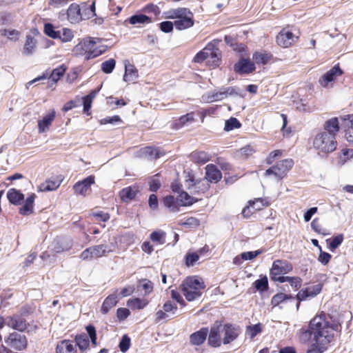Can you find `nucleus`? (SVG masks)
Returning a JSON list of instances; mask_svg holds the SVG:
<instances>
[{"mask_svg": "<svg viewBox=\"0 0 353 353\" xmlns=\"http://www.w3.org/2000/svg\"><path fill=\"white\" fill-rule=\"evenodd\" d=\"M309 330L313 340L321 345H327L334 337V329L325 314L316 315L311 320Z\"/></svg>", "mask_w": 353, "mask_h": 353, "instance_id": "1", "label": "nucleus"}, {"mask_svg": "<svg viewBox=\"0 0 353 353\" xmlns=\"http://www.w3.org/2000/svg\"><path fill=\"white\" fill-rule=\"evenodd\" d=\"M163 17L168 19H174V26L179 30H183L194 26L193 13L186 8L170 9L163 12Z\"/></svg>", "mask_w": 353, "mask_h": 353, "instance_id": "2", "label": "nucleus"}, {"mask_svg": "<svg viewBox=\"0 0 353 353\" xmlns=\"http://www.w3.org/2000/svg\"><path fill=\"white\" fill-rule=\"evenodd\" d=\"M95 15V2H83L81 5L71 3L67 10V19L71 23H78L82 20Z\"/></svg>", "mask_w": 353, "mask_h": 353, "instance_id": "3", "label": "nucleus"}, {"mask_svg": "<svg viewBox=\"0 0 353 353\" xmlns=\"http://www.w3.org/2000/svg\"><path fill=\"white\" fill-rule=\"evenodd\" d=\"M99 38L89 37L82 40L75 47V51L81 55L85 54V59L97 57L105 51V46L100 43Z\"/></svg>", "mask_w": 353, "mask_h": 353, "instance_id": "4", "label": "nucleus"}, {"mask_svg": "<svg viewBox=\"0 0 353 353\" xmlns=\"http://www.w3.org/2000/svg\"><path fill=\"white\" fill-rule=\"evenodd\" d=\"M221 52L214 43H209L203 50L196 53L193 58V62L201 63L203 61L206 64L215 68L220 62Z\"/></svg>", "mask_w": 353, "mask_h": 353, "instance_id": "5", "label": "nucleus"}, {"mask_svg": "<svg viewBox=\"0 0 353 353\" xmlns=\"http://www.w3.org/2000/svg\"><path fill=\"white\" fill-rule=\"evenodd\" d=\"M180 288L185 299L192 301L201 296V290L205 288V285L201 279L192 276L183 281Z\"/></svg>", "mask_w": 353, "mask_h": 353, "instance_id": "6", "label": "nucleus"}, {"mask_svg": "<svg viewBox=\"0 0 353 353\" xmlns=\"http://www.w3.org/2000/svg\"><path fill=\"white\" fill-rule=\"evenodd\" d=\"M313 145L319 152L327 154L336 150L337 142L336 137L332 134H329L327 132H321L315 136Z\"/></svg>", "mask_w": 353, "mask_h": 353, "instance_id": "7", "label": "nucleus"}, {"mask_svg": "<svg viewBox=\"0 0 353 353\" xmlns=\"http://www.w3.org/2000/svg\"><path fill=\"white\" fill-rule=\"evenodd\" d=\"M294 161L291 159H287L277 162L265 171L266 176L273 175L277 181L283 179L291 170Z\"/></svg>", "mask_w": 353, "mask_h": 353, "instance_id": "8", "label": "nucleus"}, {"mask_svg": "<svg viewBox=\"0 0 353 353\" xmlns=\"http://www.w3.org/2000/svg\"><path fill=\"white\" fill-rule=\"evenodd\" d=\"M292 270V266L286 261L276 260L274 261L270 270V278L276 281L283 274H288Z\"/></svg>", "mask_w": 353, "mask_h": 353, "instance_id": "9", "label": "nucleus"}, {"mask_svg": "<svg viewBox=\"0 0 353 353\" xmlns=\"http://www.w3.org/2000/svg\"><path fill=\"white\" fill-rule=\"evenodd\" d=\"M185 186L192 194H201L209 189L210 184L206 179H202L195 181L192 177L190 176L185 180Z\"/></svg>", "mask_w": 353, "mask_h": 353, "instance_id": "10", "label": "nucleus"}, {"mask_svg": "<svg viewBox=\"0 0 353 353\" xmlns=\"http://www.w3.org/2000/svg\"><path fill=\"white\" fill-rule=\"evenodd\" d=\"M5 343L10 347L17 350L25 349L28 343L26 336L17 332L11 333L8 337L5 339Z\"/></svg>", "mask_w": 353, "mask_h": 353, "instance_id": "11", "label": "nucleus"}, {"mask_svg": "<svg viewBox=\"0 0 353 353\" xmlns=\"http://www.w3.org/2000/svg\"><path fill=\"white\" fill-rule=\"evenodd\" d=\"M94 182V176L90 175L83 180L76 183L73 186L74 191L76 194L85 196L90 193L91 185H93Z\"/></svg>", "mask_w": 353, "mask_h": 353, "instance_id": "12", "label": "nucleus"}, {"mask_svg": "<svg viewBox=\"0 0 353 353\" xmlns=\"http://www.w3.org/2000/svg\"><path fill=\"white\" fill-rule=\"evenodd\" d=\"M342 74L343 71L341 70L339 65H336L325 73L319 79V82L323 88H328L330 86V83L334 81L336 77L341 76Z\"/></svg>", "mask_w": 353, "mask_h": 353, "instance_id": "13", "label": "nucleus"}, {"mask_svg": "<svg viewBox=\"0 0 353 353\" xmlns=\"http://www.w3.org/2000/svg\"><path fill=\"white\" fill-rule=\"evenodd\" d=\"M234 93V88H221L220 91L214 90L207 95L203 96V99L207 103L221 101L228 97L229 94Z\"/></svg>", "mask_w": 353, "mask_h": 353, "instance_id": "14", "label": "nucleus"}, {"mask_svg": "<svg viewBox=\"0 0 353 353\" xmlns=\"http://www.w3.org/2000/svg\"><path fill=\"white\" fill-rule=\"evenodd\" d=\"M322 290L321 284L312 285L301 289L296 294V299L299 301H304L308 298H314L318 295Z\"/></svg>", "mask_w": 353, "mask_h": 353, "instance_id": "15", "label": "nucleus"}, {"mask_svg": "<svg viewBox=\"0 0 353 353\" xmlns=\"http://www.w3.org/2000/svg\"><path fill=\"white\" fill-rule=\"evenodd\" d=\"M221 332L223 333V344H228L234 341L239 334L237 327L232 325H221Z\"/></svg>", "mask_w": 353, "mask_h": 353, "instance_id": "16", "label": "nucleus"}, {"mask_svg": "<svg viewBox=\"0 0 353 353\" xmlns=\"http://www.w3.org/2000/svg\"><path fill=\"white\" fill-rule=\"evenodd\" d=\"M297 39L294 34L290 31L282 30L276 37L277 44L283 48H288Z\"/></svg>", "mask_w": 353, "mask_h": 353, "instance_id": "17", "label": "nucleus"}, {"mask_svg": "<svg viewBox=\"0 0 353 353\" xmlns=\"http://www.w3.org/2000/svg\"><path fill=\"white\" fill-rule=\"evenodd\" d=\"M77 344L73 341L64 339L57 343L55 353H77Z\"/></svg>", "mask_w": 353, "mask_h": 353, "instance_id": "18", "label": "nucleus"}, {"mask_svg": "<svg viewBox=\"0 0 353 353\" xmlns=\"http://www.w3.org/2000/svg\"><path fill=\"white\" fill-rule=\"evenodd\" d=\"M56 112L52 110L48 112L42 119L38 121V131L39 133H43L48 130L52 121L55 118Z\"/></svg>", "mask_w": 353, "mask_h": 353, "instance_id": "19", "label": "nucleus"}, {"mask_svg": "<svg viewBox=\"0 0 353 353\" xmlns=\"http://www.w3.org/2000/svg\"><path fill=\"white\" fill-rule=\"evenodd\" d=\"M205 176L203 178L208 183H217L221 179V173L216 165L209 164L205 168Z\"/></svg>", "mask_w": 353, "mask_h": 353, "instance_id": "20", "label": "nucleus"}, {"mask_svg": "<svg viewBox=\"0 0 353 353\" xmlns=\"http://www.w3.org/2000/svg\"><path fill=\"white\" fill-rule=\"evenodd\" d=\"M236 72L240 74L252 72L255 70L254 64L249 59H242L234 65Z\"/></svg>", "mask_w": 353, "mask_h": 353, "instance_id": "21", "label": "nucleus"}, {"mask_svg": "<svg viewBox=\"0 0 353 353\" xmlns=\"http://www.w3.org/2000/svg\"><path fill=\"white\" fill-rule=\"evenodd\" d=\"M221 332V325L214 326L211 328L208 337V343L213 347H219L221 343L220 332Z\"/></svg>", "mask_w": 353, "mask_h": 353, "instance_id": "22", "label": "nucleus"}, {"mask_svg": "<svg viewBox=\"0 0 353 353\" xmlns=\"http://www.w3.org/2000/svg\"><path fill=\"white\" fill-rule=\"evenodd\" d=\"M6 325L20 332L24 331L27 327L26 321L17 316L9 317L7 320Z\"/></svg>", "mask_w": 353, "mask_h": 353, "instance_id": "23", "label": "nucleus"}, {"mask_svg": "<svg viewBox=\"0 0 353 353\" xmlns=\"http://www.w3.org/2000/svg\"><path fill=\"white\" fill-rule=\"evenodd\" d=\"M37 45V39L31 35H27L26 37L22 53L26 56L32 55L36 51Z\"/></svg>", "mask_w": 353, "mask_h": 353, "instance_id": "24", "label": "nucleus"}, {"mask_svg": "<svg viewBox=\"0 0 353 353\" xmlns=\"http://www.w3.org/2000/svg\"><path fill=\"white\" fill-rule=\"evenodd\" d=\"M92 255L94 258H99L105 256L107 254L114 252V245H108L105 244L97 245L91 247Z\"/></svg>", "mask_w": 353, "mask_h": 353, "instance_id": "25", "label": "nucleus"}, {"mask_svg": "<svg viewBox=\"0 0 353 353\" xmlns=\"http://www.w3.org/2000/svg\"><path fill=\"white\" fill-rule=\"evenodd\" d=\"M208 328H201L200 330L190 335V341L193 345H199L205 341L208 336Z\"/></svg>", "mask_w": 353, "mask_h": 353, "instance_id": "26", "label": "nucleus"}, {"mask_svg": "<svg viewBox=\"0 0 353 353\" xmlns=\"http://www.w3.org/2000/svg\"><path fill=\"white\" fill-rule=\"evenodd\" d=\"M138 78V70L134 65L127 63L125 64V74L123 81L125 82H134Z\"/></svg>", "mask_w": 353, "mask_h": 353, "instance_id": "27", "label": "nucleus"}, {"mask_svg": "<svg viewBox=\"0 0 353 353\" xmlns=\"http://www.w3.org/2000/svg\"><path fill=\"white\" fill-rule=\"evenodd\" d=\"M118 303V299L116 294H112L107 296L101 308L103 314H107L112 307H114Z\"/></svg>", "mask_w": 353, "mask_h": 353, "instance_id": "28", "label": "nucleus"}, {"mask_svg": "<svg viewBox=\"0 0 353 353\" xmlns=\"http://www.w3.org/2000/svg\"><path fill=\"white\" fill-rule=\"evenodd\" d=\"M61 180H47L38 186V191L48 192L57 190L61 185Z\"/></svg>", "mask_w": 353, "mask_h": 353, "instance_id": "29", "label": "nucleus"}, {"mask_svg": "<svg viewBox=\"0 0 353 353\" xmlns=\"http://www.w3.org/2000/svg\"><path fill=\"white\" fill-rule=\"evenodd\" d=\"M140 152L143 157L150 159H157L164 155V152L160 149L152 147L143 148L140 150Z\"/></svg>", "mask_w": 353, "mask_h": 353, "instance_id": "30", "label": "nucleus"}, {"mask_svg": "<svg viewBox=\"0 0 353 353\" xmlns=\"http://www.w3.org/2000/svg\"><path fill=\"white\" fill-rule=\"evenodd\" d=\"M7 197L9 201L14 205H20L24 199V195L14 188L10 189L7 193Z\"/></svg>", "mask_w": 353, "mask_h": 353, "instance_id": "31", "label": "nucleus"}, {"mask_svg": "<svg viewBox=\"0 0 353 353\" xmlns=\"http://www.w3.org/2000/svg\"><path fill=\"white\" fill-rule=\"evenodd\" d=\"M126 21H128L131 25H143L148 24L152 22V20L150 17L145 15V14H134L130 17H129Z\"/></svg>", "mask_w": 353, "mask_h": 353, "instance_id": "32", "label": "nucleus"}, {"mask_svg": "<svg viewBox=\"0 0 353 353\" xmlns=\"http://www.w3.org/2000/svg\"><path fill=\"white\" fill-rule=\"evenodd\" d=\"M194 121V115L193 112L188 113L181 116L177 121L173 123V128L179 129L183 126L192 123Z\"/></svg>", "mask_w": 353, "mask_h": 353, "instance_id": "33", "label": "nucleus"}, {"mask_svg": "<svg viewBox=\"0 0 353 353\" xmlns=\"http://www.w3.org/2000/svg\"><path fill=\"white\" fill-rule=\"evenodd\" d=\"M325 131L332 134L334 137L339 130V123L337 118H332L325 122L324 125Z\"/></svg>", "mask_w": 353, "mask_h": 353, "instance_id": "34", "label": "nucleus"}, {"mask_svg": "<svg viewBox=\"0 0 353 353\" xmlns=\"http://www.w3.org/2000/svg\"><path fill=\"white\" fill-rule=\"evenodd\" d=\"M148 304V301L144 299L134 298L128 299L127 305L132 310H141Z\"/></svg>", "mask_w": 353, "mask_h": 353, "instance_id": "35", "label": "nucleus"}, {"mask_svg": "<svg viewBox=\"0 0 353 353\" xmlns=\"http://www.w3.org/2000/svg\"><path fill=\"white\" fill-rule=\"evenodd\" d=\"M35 197V194H32L26 199L25 204L19 209V212L21 214H28L32 212Z\"/></svg>", "mask_w": 353, "mask_h": 353, "instance_id": "36", "label": "nucleus"}, {"mask_svg": "<svg viewBox=\"0 0 353 353\" xmlns=\"http://www.w3.org/2000/svg\"><path fill=\"white\" fill-rule=\"evenodd\" d=\"M263 328L261 323L250 325L246 327L245 335L250 339H253L257 334H260Z\"/></svg>", "mask_w": 353, "mask_h": 353, "instance_id": "37", "label": "nucleus"}, {"mask_svg": "<svg viewBox=\"0 0 353 353\" xmlns=\"http://www.w3.org/2000/svg\"><path fill=\"white\" fill-rule=\"evenodd\" d=\"M57 39H60L63 43L70 41L74 37L72 31L67 28H63L57 30Z\"/></svg>", "mask_w": 353, "mask_h": 353, "instance_id": "38", "label": "nucleus"}, {"mask_svg": "<svg viewBox=\"0 0 353 353\" xmlns=\"http://www.w3.org/2000/svg\"><path fill=\"white\" fill-rule=\"evenodd\" d=\"M165 232L159 230L154 231L150 234V238L152 242L157 244L162 245L165 243Z\"/></svg>", "mask_w": 353, "mask_h": 353, "instance_id": "39", "label": "nucleus"}, {"mask_svg": "<svg viewBox=\"0 0 353 353\" xmlns=\"http://www.w3.org/2000/svg\"><path fill=\"white\" fill-rule=\"evenodd\" d=\"M198 199L190 196L185 192H181L177 197V201L183 206L192 205L194 203L198 201Z\"/></svg>", "mask_w": 353, "mask_h": 353, "instance_id": "40", "label": "nucleus"}, {"mask_svg": "<svg viewBox=\"0 0 353 353\" xmlns=\"http://www.w3.org/2000/svg\"><path fill=\"white\" fill-rule=\"evenodd\" d=\"M1 36L7 37L9 40L16 41L19 39L21 36L20 31L15 29H1L0 30Z\"/></svg>", "mask_w": 353, "mask_h": 353, "instance_id": "41", "label": "nucleus"}, {"mask_svg": "<svg viewBox=\"0 0 353 353\" xmlns=\"http://www.w3.org/2000/svg\"><path fill=\"white\" fill-rule=\"evenodd\" d=\"M137 190L131 187L123 188L120 192V196L122 201H128L134 199L136 196Z\"/></svg>", "mask_w": 353, "mask_h": 353, "instance_id": "42", "label": "nucleus"}, {"mask_svg": "<svg viewBox=\"0 0 353 353\" xmlns=\"http://www.w3.org/2000/svg\"><path fill=\"white\" fill-rule=\"evenodd\" d=\"M163 204L170 212H176L179 210L176 205L174 197L173 196H167L163 199Z\"/></svg>", "mask_w": 353, "mask_h": 353, "instance_id": "43", "label": "nucleus"}, {"mask_svg": "<svg viewBox=\"0 0 353 353\" xmlns=\"http://www.w3.org/2000/svg\"><path fill=\"white\" fill-rule=\"evenodd\" d=\"M241 126V124L237 119L231 117L230 119L225 121L224 130L229 132L234 129H238Z\"/></svg>", "mask_w": 353, "mask_h": 353, "instance_id": "44", "label": "nucleus"}, {"mask_svg": "<svg viewBox=\"0 0 353 353\" xmlns=\"http://www.w3.org/2000/svg\"><path fill=\"white\" fill-rule=\"evenodd\" d=\"M252 59L256 63L265 64L269 61L270 56L266 52H255Z\"/></svg>", "mask_w": 353, "mask_h": 353, "instance_id": "45", "label": "nucleus"}, {"mask_svg": "<svg viewBox=\"0 0 353 353\" xmlns=\"http://www.w3.org/2000/svg\"><path fill=\"white\" fill-rule=\"evenodd\" d=\"M65 71V68L63 66L54 69L49 77V79L54 83H57L61 77L63 75Z\"/></svg>", "mask_w": 353, "mask_h": 353, "instance_id": "46", "label": "nucleus"}, {"mask_svg": "<svg viewBox=\"0 0 353 353\" xmlns=\"http://www.w3.org/2000/svg\"><path fill=\"white\" fill-rule=\"evenodd\" d=\"M253 285L259 292L266 291L268 288V281L267 276H263L259 279H257L253 283Z\"/></svg>", "mask_w": 353, "mask_h": 353, "instance_id": "47", "label": "nucleus"}, {"mask_svg": "<svg viewBox=\"0 0 353 353\" xmlns=\"http://www.w3.org/2000/svg\"><path fill=\"white\" fill-rule=\"evenodd\" d=\"M292 299L291 296H289L288 294H285L284 293H278L273 296L271 300V305L273 307H276L279 305L280 303L283 302L284 301Z\"/></svg>", "mask_w": 353, "mask_h": 353, "instance_id": "48", "label": "nucleus"}, {"mask_svg": "<svg viewBox=\"0 0 353 353\" xmlns=\"http://www.w3.org/2000/svg\"><path fill=\"white\" fill-rule=\"evenodd\" d=\"M74 342L77 344V347L78 346L81 350H86L89 345V341L85 335L77 336Z\"/></svg>", "mask_w": 353, "mask_h": 353, "instance_id": "49", "label": "nucleus"}, {"mask_svg": "<svg viewBox=\"0 0 353 353\" xmlns=\"http://www.w3.org/2000/svg\"><path fill=\"white\" fill-rule=\"evenodd\" d=\"M255 152V148L252 145H247L237 151V155L243 158H247Z\"/></svg>", "mask_w": 353, "mask_h": 353, "instance_id": "50", "label": "nucleus"}, {"mask_svg": "<svg viewBox=\"0 0 353 353\" xmlns=\"http://www.w3.org/2000/svg\"><path fill=\"white\" fill-rule=\"evenodd\" d=\"M115 61L113 59L107 60L101 63V70L106 74L111 73L115 67Z\"/></svg>", "mask_w": 353, "mask_h": 353, "instance_id": "51", "label": "nucleus"}, {"mask_svg": "<svg viewBox=\"0 0 353 353\" xmlns=\"http://www.w3.org/2000/svg\"><path fill=\"white\" fill-rule=\"evenodd\" d=\"M199 259V255L197 252H188L185 256V264L187 266H193Z\"/></svg>", "mask_w": 353, "mask_h": 353, "instance_id": "52", "label": "nucleus"}, {"mask_svg": "<svg viewBox=\"0 0 353 353\" xmlns=\"http://www.w3.org/2000/svg\"><path fill=\"white\" fill-rule=\"evenodd\" d=\"M142 11L148 14L152 13L155 17H158L161 13V10L158 6L153 3L147 4L143 7Z\"/></svg>", "mask_w": 353, "mask_h": 353, "instance_id": "53", "label": "nucleus"}, {"mask_svg": "<svg viewBox=\"0 0 353 353\" xmlns=\"http://www.w3.org/2000/svg\"><path fill=\"white\" fill-rule=\"evenodd\" d=\"M90 216L95 218L96 221H97L105 222L110 219V215L108 213L100 210L91 212Z\"/></svg>", "mask_w": 353, "mask_h": 353, "instance_id": "54", "label": "nucleus"}, {"mask_svg": "<svg viewBox=\"0 0 353 353\" xmlns=\"http://www.w3.org/2000/svg\"><path fill=\"white\" fill-rule=\"evenodd\" d=\"M343 241V235L342 234H338L330 241L329 243V249L331 251H334L342 243Z\"/></svg>", "mask_w": 353, "mask_h": 353, "instance_id": "55", "label": "nucleus"}, {"mask_svg": "<svg viewBox=\"0 0 353 353\" xmlns=\"http://www.w3.org/2000/svg\"><path fill=\"white\" fill-rule=\"evenodd\" d=\"M44 33L52 38V39H57V30H55L54 27L51 23H45L44 28H43Z\"/></svg>", "mask_w": 353, "mask_h": 353, "instance_id": "56", "label": "nucleus"}, {"mask_svg": "<svg viewBox=\"0 0 353 353\" xmlns=\"http://www.w3.org/2000/svg\"><path fill=\"white\" fill-rule=\"evenodd\" d=\"M180 225H184L189 228H194L199 225V221L197 219L194 217H189L186 219L185 221L180 220L178 223Z\"/></svg>", "mask_w": 353, "mask_h": 353, "instance_id": "57", "label": "nucleus"}, {"mask_svg": "<svg viewBox=\"0 0 353 353\" xmlns=\"http://www.w3.org/2000/svg\"><path fill=\"white\" fill-rule=\"evenodd\" d=\"M327 345H321L316 341L310 346L306 353H323L326 350Z\"/></svg>", "mask_w": 353, "mask_h": 353, "instance_id": "58", "label": "nucleus"}, {"mask_svg": "<svg viewBox=\"0 0 353 353\" xmlns=\"http://www.w3.org/2000/svg\"><path fill=\"white\" fill-rule=\"evenodd\" d=\"M14 21V16L10 12H3L0 15V24L8 25L12 23Z\"/></svg>", "mask_w": 353, "mask_h": 353, "instance_id": "59", "label": "nucleus"}, {"mask_svg": "<svg viewBox=\"0 0 353 353\" xmlns=\"http://www.w3.org/2000/svg\"><path fill=\"white\" fill-rule=\"evenodd\" d=\"M195 161L199 163H205L210 160L209 155L205 152H199L193 155Z\"/></svg>", "mask_w": 353, "mask_h": 353, "instance_id": "60", "label": "nucleus"}, {"mask_svg": "<svg viewBox=\"0 0 353 353\" xmlns=\"http://www.w3.org/2000/svg\"><path fill=\"white\" fill-rule=\"evenodd\" d=\"M130 346V339L127 336H123L120 343L119 348L122 352H125L128 350Z\"/></svg>", "mask_w": 353, "mask_h": 353, "instance_id": "61", "label": "nucleus"}, {"mask_svg": "<svg viewBox=\"0 0 353 353\" xmlns=\"http://www.w3.org/2000/svg\"><path fill=\"white\" fill-rule=\"evenodd\" d=\"M139 287L144 291L145 295L149 294L153 289L152 283L148 280H143L140 282Z\"/></svg>", "mask_w": 353, "mask_h": 353, "instance_id": "62", "label": "nucleus"}, {"mask_svg": "<svg viewBox=\"0 0 353 353\" xmlns=\"http://www.w3.org/2000/svg\"><path fill=\"white\" fill-rule=\"evenodd\" d=\"M163 310L168 314L170 313L172 314H175L177 310V306L176 304L172 303L171 301H168L165 302L163 306Z\"/></svg>", "mask_w": 353, "mask_h": 353, "instance_id": "63", "label": "nucleus"}, {"mask_svg": "<svg viewBox=\"0 0 353 353\" xmlns=\"http://www.w3.org/2000/svg\"><path fill=\"white\" fill-rule=\"evenodd\" d=\"M345 137L348 142L353 143V115L350 117V125L346 130Z\"/></svg>", "mask_w": 353, "mask_h": 353, "instance_id": "64", "label": "nucleus"}]
</instances>
